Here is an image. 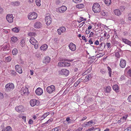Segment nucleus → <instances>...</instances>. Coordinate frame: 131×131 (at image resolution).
<instances>
[{"instance_id":"1","label":"nucleus","mask_w":131,"mask_h":131,"mask_svg":"<svg viewBox=\"0 0 131 131\" xmlns=\"http://www.w3.org/2000/svg\"><path fill=\"white\" fill-rule=\"evenodd\" d=\"M92 10L94 13H99L101 11L100 6L97 3L94 4L92 7Z\"/></svg>"},{"instance_id":"2","label":"nucleus","mask_w":131,"mask_h":131,"mask_svg":"<svg viewBox=\"0 0 131 131\" xmlns=\"http://www.w3.org/2000/svg\"><path fill=\"white\" fill-rule=\"evenodd\" d=\"M37 14L35 12H32L29 13L28 16V19L31 20H35L37 17Z\"/></svg>"},{"instance_id":"3","label":"nucleus","mask_w":131,"mask_h":131,"mask_svg":"<svg viewBox=\"0 0 131 131\" xmlns=\"http://www.w3.org/2000/svg\"><path fill=\"white\" fill-rule=\"evenodd\" d=\"M29 42L32 45L34 46L35 49H37L38 47V43L37 41L33 37L30 38Z\"/></svg>"},{"instance_id":"4","label":"nucleus","mask_w":131,"mask_h":131,"mask_svg":"<svg viewBox=\"0 0 131 131\" xmlns=\"http://www.w3.org/2000/svg\"><path fill=\"white\" fill-rule=\"evenodd\" d=\"M46 90L47 92L49 94L53 93L54 92H55V87L53 85H51L47 87Z\"/></svg>"},{"instance_id":"5","label":"nucleus","mask_w":131,"mask_h":131,"mask_svg":"<svg viewBox=\"0 0 131 131\" xmlns=\"http://www.w3.org/2000/svg\"><path fill=\"white\" fill-rule=\"evenodd\" d=\"M6 90L8 92L13 90L14 88V85L13 83H8L5 86Z\"/></svg>"},{"instance_id":"6","label":"nucleus","mask_w":131,"mask_h":131,"mask_svg":"<svg viewBox=\"0 0 131 131\" xmlns=\"http://www.w3.org/2000/svg\"><path fill=\"white\" fill-rule=\"evenodd\" d=\"M69 70L66 69H62L61 71H59V74L60 75H64L67 76L69 75Z\"/></svg>"},{"instance_id":"7","label":"nucleus","mask_w":131,"mask_h":131,"mask_svg":"<svg viewBox=\"0 0 131 131\" xmlns=\"http://www.w3.org/2000/svg\"><path fill=\"white\" fill-rule=\"evenodd\" d=\"M39 103L38 100L35 99L31 100L30 101V104L32 106H34L35 105H38Z\"/></svg>"},{"instance_id":"8","label":"nucleus","mask_w":131,"mask_h":131,"mask_svg":"<svg viewBox=\"0 0 131 131\" xmlns=\"http://www.w3.org/2000/svg\"><path fill=\"white\" fill-rule=\"evenodd\" d=\"M6 19L8 21L9 23L13 22V17L12 14H8L6 17Z\"/></svg>"},{"instance_id":"9","label":"nucleus","mask_w":131,"mask_h":131,"mask_svg":"<svg viewBox=\"0 0 131 131\" xmlns=\"http://www.w3.org/2000/svg\"><path fill=\"white\" fill-rule=\"evenodd\" d=\"M69 47L70 49L72 51H74L76 49V46L73 43L71 42L69 45Z\"/></svg>"},{"instance_id":"10","label":"nucleus","mask_w":131,"mask_h":131,"mask_svg":"<svg viewBox=\"0 0 131 131\" xmlns=\"http://www.w3.org/2000/svg\"><path fill=\"white\" fill-rule=\"evenodd\" d=\"M35 93L37 95H40L42 94L43 91L42 89L40 88H38L36 90Z\"/></svg>"},{"instance_id":"11","label":"nucleus","mask_w":131,"mask_h":131,"mask_svg":"<svg viewBox=\"0 0 131 131\" xmlns=\"http://www.w3.org/2000/svg\"><path fill=\"white\" fill-rule=\"evenodd\" d=\"M45 20L48 25H49L51 23V19L49 16H46V17Z\"/></svg>"},{"instance_id":"12","label":"nucleus","mask_w":131,"mask_h":131,"mask_svg":"<svg viewBox=\"0 0 131 131\" xmlns=\"http://www.w3.org/2000/svg\"><path fill=\"white\" fill-rule=\"evenodd\" d=\"M16 71L19 73L21 74L22 73V70L21 68L18 64L16 65L15 66Z\"/></svg>"},{"instance_id":"13","label":"nucleus","mask_w":131,"mask_h":131,"mask_svg":"<svg viewBox=\"0 0 131 131\" xmlns=\"http://www.w3.org/2000/svg\"><path fill=\"white\" fill-rule=\"evenodd\" d=\"M23 108V106L20 105L16 107L15 108V109L17 111L19 112H24Z\"/></svg>"},{"instance_id":"14","label":"nucleus","mask_w":131,"mask_h":131,"mask_svg":"<svg viewBox=\"0 0 131 131\" xmlns=\"http://www.w3.org/2000/svg\"><path fill=\"white\" fill-rule=\"evenodd\" d=\"M84 100H85L87 101L88 102H90L92 101V96L87 95L85 96Z\"/></svg>"},{"instance_id":"15","label":"nucleus","mask_w":131,"mask_h":131,"mask_svg":"<svg viewBox=\"0 0 131 131\" xmlns=\"http://www.w3.org/2000/svg\"><path fill=\"white\" fill-rule=\"evenodd\" d=\"M34 27L36 28H39L42 27V24L39 21L36 22L34 24Z\"/></svg>"},{"instance_id":"16","label":"nucleus","mask_w":131,"mask_h":131,"mask_svg":"<svg viewBox=\"0 0 131 131\" xmlns=\"http://www.w3.org/2000/svg\"><path fill=\"white\" fill-rule=\"evenodd\" d=\"M58 9L60 13H63L67 10V7L66 6H63L59 8Z\"/></svg>"},{"instance_id":"17","label":"nucleus","mask_w":131,"mask_h":131,"mask_svg":"<svg viewBox=\"0 0 131 131\" xmlns=\"http://www.w3.org/2000/svg\"><path fill=\"white\" fill-rule=\"evenodd\" d=\"M126 64V62L125 60H122L121 61L120 63V66L121 68H124Z\"/></svg>"},{"instance_id":"18","label":"nucleus","mask_w":131,"mask_h":131,"mask_svg":"<svg viewBox=\"0 0 131 131\" xmlns=\"http://www.w3.org/2000/svg\"><path fill=\"white\" fill-rule=\"evenodd\" d=\"M28 91V89L27 88H23L21 89V95H23L26 93Z\"/></svg>"},{"instance_id":"19","label":"nucleus","mask_w":131,"mask_h":131,"mask_svg":"<svg viewBox=\"0 0 131 131\" xmlns=\"http://www.w3.org/2000/svg\"><path fill=\"white\" fill-rule=\"evenodd\" d=\"M122 40L125 43L127 44L128 45L131 46V41H129L127 39L122 38Z\"/></svg>"},{"instance_id":"20","label":"nucleus","mask_w":131,"mask_h":131,"mask_svg":"<svg viewBox=\"0 0 131 131\" xmlns=\"http://www.w3.org/2000/svg\"><path fill=\"white\" fill-rule=\"evenodd\" d=\"M83 79L82 78H81L79 79L74 84V86L76 87L81 82H83Z\"/></svg>"},{"instance_id":"21","label":"nucleus","mask_w":131,"mask_h":131,"mask_svg":"<svg viewBox=\"0 0 131 131\" xmlns=\"http://www.w3.org/2000/svg\"><path fill=\"white\" fill-rule=\"evenodd\" d=\"M114 14L116 15L117 16H119L121 15V12L118 9H117L114 10Z\"/></svg>"},{"instance_id":"22","label":"nucleus","mask_w":131,"mask_h":131,"mask_svg":"<svg viewBox=\"0 0 131 131\" xmlns=\"http://www.w3.org/2000/svg\"><path fill=\"white\" fill-rule=\"evenodd\" d=\"M111 90V87L110 86L106 87L104 88V91L105 92L109 93Z\"/></svg>"},{"instance_id":"23","label":"nucleus","mask_w":131,"mask_h":131,"mask_svg":"<svg viewBox=\"0 0 131 131\" xmlns=\"http://www.w3.org/2000/svg\"><path fill=\"white\" fill-rule=\"evenodd\" d=\"M18 40L17 38L13 36L11 38V42L13 43L16 42Z\"/></svg>"},{"instance_id":"24","label":"nucleus","mask_w":131,"mask_h":131,"mask_svg":"<svg viewBox=\"0 0 131 131\" xmlns=\"http://www.w3.org/2000/svg\"><path fill=\"white\" fill-rule=\"evenodd\" d=\"M113 89L116 91V93L119 92L118 87L117 84H115L113 86Z\"/></svg>"},{"instance_id":"25","label":"nucleus","mask_w":131,"mask_h":131,"mask_svg":"<svg viewBox=\"0 0 131 131\" xmlns=\"http://www.w3.org/2000/svg\"><path fill=\"white\" fill-rule=\"evenodd\" d=\"M11 58L10 56H8L7 57H5L4 59V60L5 62H10L11 60Z\"/></svg>"},{"instance_id":"26","label":"nucleus","mask_w":131,"mask_h":131,"mask_svg":"<svg viewBox=\"0 0 131 131\" xmlns=\"http://www.w3.org/2000/svg\"><path fill=\"white\" fill-rule=\"evenodd\" d=\"M93 123V121L92 120L86 122V124H85V127H86L89 126H91L92 124Z\"/></svg>"},{"instance_id":"27","label":"nucleus","mask_w":131,"mask_h":131,"mask_svg":"<svg viewBox=\"0 0 131 131\" xmlns=\"http://www.w3.org/2000/svg\"><path fill=\"white\" fill-rule=\"evenodd\" d=\"M47 48L48 46L46 44H44L40 47V49L42 50H45L47 49Z\"/></svg>"},{"instance_id":"28","label":"nucleus","mask_w":131,"mask_h":131,"mask_svg":"<svg viewBox=\"0 0 131 131\" xmlns=\"http://www.w3.org/2000/svg\"><path fill=\"white\" fill-rule=\"evenodd\" d=\"M9 46V45L8 44L4 45L2 47V50H3V51L5 50H4L6 49H7V50H8Z\"/></svg>"},{"instance_id":"29","label":"nucleus","mask_w":131,"mask_h":131,"mask_svg":"<svg viewBox=\"0 0 131 131\" xmlns=\"http://www.w3.org/2000/svg\"><path fill=\"white\" fill-rule=\"evenodd\" d=\"M18 53V50L16 48L13 49L12 51V54L13 55H16Z\"/></svg>"},{"instance_id":"30","label":"nucleus","mask_w":131,"mask_h":131,"mask_svg":"<svg viewBox=\"0 0 131 131\" xmlns=\"http://www.w3.org/2000/svg\"><path fill=\"white\" fill-rule=\"evenodd\" d=\"M64 62H59L58 64V66L59 67H64Z\"/></svg>"},{"instance_id":"31","label":"nucleus","mask_w":131,"mask_h":131,"mask_svg":"<svg viewBox=\"0 0 131 131\" xmlns=\"http://www.w3.org/2000/svg\"><path fill=\"white\" fill-rule=\"evenodd\" d=\"M84 7V5L82 4H78L76 6V7L79 9L81 8H83Z\"/></svg>"},{"instance_id":"32","label":"nucleus","mask_w":131,"mask_h":131,"mask_svg":"<svg viewBox=\"0 0 131 131\" xmlns=\"http://www.w3.org/2000/svg\"><path fill=\"white\" fill-rule=\"evenodd\" d=\"M50 58L48 56L46 57L45 58V62L46 63H48L50 62Z\"/></svg>"},{"instance_id":"33","label":"nucleus","mask_w":131,"mask_h":131,"mask_svg":"<svg viewBox=\"0 0 131 131\" xmlns=\"http://www.w3.org/2000/svg\"><path fill=\"white\" fill-rule=\"evenodd\" d=\"M108 69V73L109 75V76L110 77H111L112 76V71L111 69L108 66L107 67Z\"/></svg>"},{"instance_id":"34","label":"nucleus","mask_w":131,"mask_h":131,"mask_svg":"<svg viewBox=\"0 0 131 131\" xmlns=\"http://www.w3.org/2000/svg\"><path fill=\"white\" fill-rule=\"evenodd\" d=\"M105 2L107 6H109L111 3V0H105Z\"/></svg>"},{"instance_id":"35","label":"nucleus","mask_w":131,"mask_h":131,"mask_svg":"<svg viewBox=\"0 0 131 131\" xmlns=\"http://www.w3.org/2000/svg\"><path fill=\"white\" fill-rule=\"evenodd\" d=\"M35 2L36 5L37 6H39L41 5L40 0H36Z\"/></svg>"},{"instance_id":"36","label":"nucleus","mask_w":131,"mask_h":131,"mask_svg":"<svg viewBox=\"0 0 131 131\" xmlns=\"http://www.w3.org/2000/svg\"><path fill=\"white\" fill-rule=\"evenodd\" d=\"M12 30L13 31L15 32H17L19 31V30L18 28L15 27L14 28H13L12 29Z\"/></svg>"},{"instance_id":"37","label":"nucleus","mask_w":131,"mask_h":131,"mask_svg":"<svg viewBox=\"0 0 131 131\" xmlns=\"http://www.w3.org/2000/svg\"><path fill=\"white\" fill-rule=\"evenodd\" d=\"M10 73L13 76H15L16 75L17 73L14 70H12L10 71Z\"/></svg>"},{"instance_id":"38","label":"nucleus","mask_w":131,"mask_h":131,"mask_svg":"<svg viewBox=\"0 0 131 131\" xmlns=\"http://www.w3.org/2000/svg\"><path fill=\"white\" fill-rule=\"evenodd\" d=\"M60 30H61V32L62 33L64 32L66 30V28L64 27H60Z\"/></svg>"},{"instance_id":"39","label":"nucleus","mask_w":131,"mask_h":131,"mask_svg":"<svg viewBox=\"0 0 131 131\" xmlns=\"http://www.w3.org/2000/svg\"><path fill=\"white\" fill-rule=\"evenodd\" d=\"M5 128L6 131H11L12 130V128L10 126H7Z\"/></svg>"},{"instance_id":"40","label":"nucleus","mask_w":131,"mask_h":131,"mask_svg":"<svg viewBox=\"0 0 131 131\" xmlns=\"http://www.w3.org/2000/svg\"><path fill=\"white\" fill-rule=\"evenodd\" d=\"M115 55L117 58H119L120 56V55L118 51H117L115 52Z\"/></svg>"},{"instance_id":"41","label":"nucleus","mask_w":131,"mask_h":131,"mask_svg":"<svg viewBox=\"0 0 131 131\" xmlns=\"http://www.w3.org/2000/svg\"><path fill=\"white\" fill-rule=\"evenodd\" d=\"M28 35L30 36H35L36 35V34L35 32H30L28 33Z\"/></svg>"},{"instance_id":"42","label":"nucleus","mask_w":131,"mask_h":131,"mask_svg":"<svg viewBox=\"0 0 131 131\" xmlns=\"http://www.w3.org/2000/svg\"><path fill=\"white\" fill-rule=\"evenodd\" d=\"M24 43L25 41L23 39L21 40L20 43V45L22 47H23L24 46Z\"/></svg>"},{"instance_id":"43","label":"nucleus","mask_w":131,"mask_h":131,"mask_svg":"<svg viewBox=\"0 0 131 131\" xmlns=\"http://www.w3.org/2000/svg\"><path fill=\"white\" fill-rule=\"evenodd\" d=\"M64 67H68L70 65V63H68V62H64Z\"/></svg>"},{"instance_id":"44","label":"nucleus","mask_w":131,"mask_h":131,"mask_svg":"<svg viewBox=\"0 0 131 131\" xmlns=\"http://www.w3.org/2000/svg\"><path fill=\"white\" fill-rule=\"evenodd\" d=\"M82 0H73V1L76 3H78L81 2Z\"/></svg>"},{"instance_id":"45","label":"nucleus","mask_w":131,"mask_h":131,"mask_svg":"<svg viewBox=\"0 0 131 131\" xmlns=\"http://www.w3.org/2000/svg\"><path fill=\"white\" fill-rule=\"evenodd\" d=\"M101 15L103 16H105L106 15H107V13L105 12L104 11H102L101 12Z\"/></svg>"},{"instance_id":"46","label":"nucleus","mask_w":131,"mask_h":131,"mask_svg":"<svg viewBox=\"0 0 131 131\" xmlns=\"http://www.w3.org/2000/svg\"><path fill=\"white\" fill-rule=\"evenodd\" d=\"M53 121V119L52 118L49 119L48 121L46 122L45 123H44L43 124H47L48 123L50 122H52Z\"/></svg>"},{"instance_id":"47","label":"nucleus","mask_w":131,"mask_h":131,"mask_svg":"<svg viewBox=\"0 0 131 131\" xmlns=\"http://www.w3.org/2000/svg\"><path fill=\"white\" fill-rule=\"evenodd\" d=\"M89 80V79H88V78H86V77H85L84 80H83V81L85 83L88 81Z\"/></svg>"},{"instance_id":"48","label":"nucleus","mask_w":131,"mask_h":131,"mask_svg":"<svg viewBox=\"0 0 131 131\" xmlns=\"http://www.w3.org/2000/svg\"><path fill=\"white\" fill-rule=\"evenodd\" d=\"M55 2L56 5L59 4L61 3L59 0H55Z\"/></svg>"},{"instance_id":"49","label":"nucleus","mask_w":131,"mask_h":131,"mask_svg":"<svg viewBox=\"0 0 131 131\" xmlns=\"http://www.w3.org/2000/svg\"><path fill=\"white\" fill-rule=\"evenodd\" d=\"M13 4L15 5H18L19 4V2H15L13 3Z\"/></svg>"},{"instance_id":"50","label":"nucleus","mask_w":131,"mask_h":131,"mask_svg":"<svg viewBox=\"0 0 131 131\" xmlns=\"http://www.w3.org/2000/svg\"><path fill=\"white\" fill-rule=\"evenodd\" d=\"M26 117L25 116H23L21 117L22 118L25 122H26Z\"/></svg>"},{"instance_id":"51","label":"nucleus","mask_w":131,"mask_h":131,"mask_svg":"<svg viewBox=\"0 0 131 131\" xmlns=\"http://www.w3.org/2000/svg\"><path fill=\"white\" fill-rule=\"evenodd\" d=\"M66 121L68 122V123H71V119L69 117H67L66 119Z\"/></svg>"},{"instance_id":"52","label":"nucleus","mask_w":131,"mask_h":131,"mask_svg":"<svg viewBox=\"0 0 131 131\" xmlns=\"http://www.w3.org/2000/svg\"><path fill=\"white\" fill-rule=\"evenodd\" d=\"M125 130V131H131V127H128Z\"/></svg>"},{"instance_id":"53","label":"nucleus","mask_w":131,"mask_h":131,"mask_svg":"<svg viewBox=\"0 0 131 131\" xmlns=\"http://www.w3.org/2000/svg\"><path fill=\"white\" fill-rule=\"evenodd\" d=\"M94 131H100V129L98 128H95L94 127Z\"/></svg>"},{"instance_id":"54","label":"nucleus","mask_w":131,"mask_h":131,"mask_svg":"<svg viewBox=\"0 0 131 131\" xmlns=\"http://www.w3.org/2000/svg\"><path fill=\"white\" fill-rule=\"evenodd\" d=\"M33 123V121L31 119H30L28 122V123L29 124H32Z\"/></svg>"},{"instance_id":"55","label":"nucleus","mask_w":131,"mask_h":131,"mask_svg":"<svg viewBox=\"0 0 131 131\" xmlns=\"http://www.w3.org/2000/svg\"><path fill=\"white\" fill-rule=\"evenodd\" d=\"M105 72V71L104 69H102L101 70V72L103 74H104Z\"/></svg>"},{"instance_id":"56","label":"nucleus","mask_w":131,"mask_h":131,"mask_svg":"<svg viewBox=\"0 0 131 131\" xmlns=\"http://www.w3.org/2000/svg\"><path fill=\"white\" fill-rule=\"evenodd\" d=\"M86 78H87L88 79H89V80H90L91 79V75L90 74H89L88 75H86Z\"/></svg>"},{"instance_id":"57","label":"nucleus","mask_w":131,"mask_h":131,"mask_svg":"<svg viewBox=\"0 0 131 131\" xmlns=\"http://www.w3.org/2000/svg\"><path fill=\"white\" fill-rule=\"evenodd\" d=\"M125 76L124 75H123L121 76V78L120 79L121 80H124L125 79Z\"/></svg>"},{"instance_id":"58","label":"nucleus","mask_w":131,"mask_h":131,"mask_svg":"<svg viewBox=\"0 0 131 131\" xmlns=\"http://www.w3.org/2000/svg\"><path fill=\"white\" fill-rule=\"evenodd\" d=\"M106 45L108 47V48H111V43H107Z\"/></svg>"},{"instance_id":"59","label":"nucleus","mask_w":131,"mask_h":131,"mask_svg":"<svg viewBox=\"0 0 131 131\" xmlns=\"http://www.w3.org/2000/svg\"><path fill=\"white\" fill-rule=\"evenodd\" d=\"M57 31L59 35H60L61 34V33L62 32H61V30H60V28Z\"/></svg>"},{"instance_id":"60","label":"nucleus","mask_w":131,"mask_h":131,"mask_svg":"<svg viewBox=\"0 0 131 131\" xmlns=\"http://www.w3.org/2000/svg\"><path fill=\"white\" fill-rule=\"evenodd\" d=\"M91 31L90 30H86L85 31V32L86 34H89L90 32Z\"/></svg>"},{"instance_id":"61","label":"nucleus","mask_w":131,"mask_h":131,"mask_svg":"<svg viewBox=\"0 0 131 131\" xmlns=\"http://www.w3.org/2000/svg\"><path fill=\"white\" fill-rule=\"evenodd\" d=\"M128 100L129 102H131V95L128 96Z\"/></svg>"},{"instance_id":"62","label":"nucleus","mask_w":131,"mask_h":131,"mask_svg":"<svg viewBox=\"0 0 131 131\" xmlns=\"http://www.w3.org/2000/svg\"><path fill=\"white\" fill-rule=\"evenodd\" d=\"M47 115H47L45 113V114L43 115L42 116V117H41L42 118V117H43V119H44L45 118Z\"/></svg>"},{"instance_id":"63","label":"nucleus","mask_w":131,"mask_h":131,"mask_svg":"<svg viewBox=\"0 0 131 131\" xmlns=\"http://www.w3.org/2000/svg\"><path fill=\"white\" fill-rule=\"evenodd\" d=\"M3 11V9L0 6V13H2Z\"/></svg>"},{"instance_id":"64","label":"nucleus","mask_w":131,"mask_h":131,"mask_svg":"<svg viewBox=\"0 0 131 131\" xmlns=\"http://www.w3.org/2000/svg\"><path fill=\"white\" fill-rule=\"evenodd\" d=\"M59 129L57 128H55L52 129V131H58Z\"/></svg>"}]
</instances>
